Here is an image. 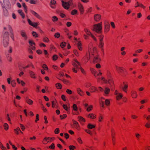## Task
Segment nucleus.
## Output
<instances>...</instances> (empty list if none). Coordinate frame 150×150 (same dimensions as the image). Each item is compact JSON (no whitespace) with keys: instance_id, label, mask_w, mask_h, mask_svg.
<instances>
[{"instance_id":"f257e3e1","label":"nucleus","mask_w":150,"mask_h":150,"mask_svg":"<svg viewBox=\"0 0 150 150\" xmlns=\"http://www.w3.org/2000/svg\"><path fill=\"white\" fill-rule=\"evenodd\" d=\"M102 22H100L94 25L92 30L95 31L97 33H102Z\"/></svg>"},{"instance_id":"f03ea898","label":"nucleus","mask_w":150,"mask_h":150,"mask_svg":"<svg viewBox=\"0 0 150 150\" xmlns=\"http://www.w3.org/2000/svg\"><path fill=\"white\" fill-rule=\"evenodd\" d=\"M100 79L103 81L104 83L107 84L108 83L109 84L110 86H112L114 85V83L113 81L111 78L107 79V80L105 77L103 76H101L100 78Z\"/></svg>"},{"instance_id":"7ed1b4c3","label":"nucleus","mask_w":150,"mask_h":150,"mask_svg":"<svg viewBox=\"0 0 150 150\" xmlns=\"http://www.w3.org/2000/svg\"><path fill=\"white\" fill-rule=\"evenodd\" d=\"M88 51L89 54L90 55L94 56L98 54L97 49L96 47H89Z\"/></svg>"},{"instance_id":"20e7f679","label":"nucleus","mask_w":150,"mask_h":150,"mask_svg":"<svg viewBox=\"0 0 150 150\" xmlns=\"http://www.w3.org/2000/svg\"><path fill=\"white\" fill-rule=\"evenodd\" d=\"M114 94L115 96L116 99L117 100H120L123 97V95L122 93L119 92V91L116 90L114 92Z\"/></svg>"},{"instance_id":"39448f33","label":"nucleus","mask_w":150,"mask_h":150,"mask_svg":"<svg viewBox=\"0 0 150 150\" xmlns=\"http://www.w3.org/2000/svg\"><path fill=\"white\" fill-rule=\"evenodd\" d=\"M84 31L86 35H88L89 36H91L94 41L96 42L97 41V40L96 38L91 33L89 29L86 28L84 29Z\"/></svg>"},{"instance_id":"423d86ee","label":"nucleus","mask_w":150,"mask_h":150,"mask_svg":"<svg viewBox=\"0 0 150 150\" xmlns=\"http://www.w3.org/2000/svg\"><path fill=\"white\" fill-rule=\"evenodd\" d=\"M104 32L105 33H107L110 30V26L109 22L107 21H104Z\"/></svg>"},{"instance_id":"0eeeda50","label":"nucleus","mask_w":150,"mask_h":150,"mask_svg":"<svg viewBox=\"0 0 150 150\" xmlns=\"http://www.w3.org/2000/svg\"><path fill=\"white\" fill-rule=\"evenodd\" d=\"M72 65L74 67H76V69H78L79 66L81 65V64L76 59H74L72 62Z\"/></svg>"},{"instance_id":"6e6552de","label":"nucleus","mask_w":150,"mask_h":150,"mask_svg":"<svg viewBox=\"0 0 150 150\" xmlns=\"http://www.w3.org/2000/svg\"><path fill=\"white\" fill-rule=\"evenodd\" d=\"M128 86L129 84L128 83L123 82V86L121 88L122 89L124 92L125 93H127Z\"/></svg>"},{"instance_id":"1a4fd4ad","label":"nucleus","mask_w":150,"mask_h":150,"mask_svg":"<svg viewBox=\"0 0 150 150\" xmlns=\"http://www.w3.org/2000/svg\"><path fill=\"white\" fill-rule=\"evenodd\" d=\"M73 123L75 128L77 130L80 131L81 130V127L79 123L76 121L73 120Z\"/></svg>"},{"instance_id":"9d476101","label":"nucleus","mask_w":150,"mask_h":150,"mask_svg":"<svg viewBox=\"0 0 150 150\" xmlns=\"http://www.w3.org/2000/svg\"><path fill=\"white\" fill-rule=\"evenodd\" d=\"M131 96L132 98L135 99L138 96L137 92L134 90H132L130 92Z\"/></svg>"},{"instance_id":"9b49d317","label":"nucleus","mask_w":150,"mask_h":150,"mask_svg":"<svg viewBox=\"0 0 150 150\" xmlns=\"http://www.w3.org/2000/svg\"><path fill=\"white\" fill-rule=\"evenodd\" d=\"M103 91L104 92V95L105 96H108L110 92V89L109 88L105 87L103 89Z\"/></svg>"},{"instance_id":"f8f14e48","label":"nucleus","mask_w":150,"mask_h":150,"mask_svg":"<svg viewBox=\"0 0 150 150\" xmlns=\"http://www.w3.org/2000/svg\"><path fill=\"white\" fill-rule=\"evenodd\" d=\"M94 58L93 60V63H96L99 62L101 59L99 57L98 54L94 56Z\"/></svg>"},{"instance_id":"ddd939ff","label":"nucleus","mask_w":150,"mask_h":150,"mask_svg":"<svg viewBox=\"0 0 150 150\" xmlns=\"http://www.w3.org/2000/svg\"><path fill=\"white\" fill-rule=\"evenodd\" d=\"M78 8L80 11L81 13L83 14L84 12V7L82 4L80 3H79L78 4Z\"/></svg>"},{"instance_id":"4468645a","label":"nucleus","mask_w":150,"mask_h":150,"mask_svg":"<svg viewBox=\"0 0 150 150\" xmlns=\"http://www.w3.org/2000/svg\"><path fill=\"white\" fill-rule=\"evenodd\" d=\"M27 20L29 24L30 25L33 26V27L36 28L37 26L39 24V23L32 22L29 19H28Z\"/></svg>"},{"instance_id":"2eb2a0df","label":"nucleus","mask_w":150,"mask_h":150,"mask_svg":"<svg viewBox=\"0 0 150 150\" xmlns=\"http://www.w3.org/2000/svg\"><path fill=\"white\" fill-rule=\"evenodd\" d=\"M90 55L88 54H86V55L83 57V60L84 61L85 63H86L90 59Z\"/></svg>"},{"instance_id":"dca6fc26","label":"nucleus","mask_w":150,"mask_h":150,"mask_svg":"<svg viewBox=\"0 0 150 150\" xmlns=\"http://www.w3.org/2000/svg\"><path fill=\"white\" fill-rule=\"evenodd\" d=\"M76 91L77 93L80 96H83L84 95V93L80 88H77Z\"/></svg>"},{"instance_id":"f3484780","label":"nucleus","mask_w":150,"mask_h":150,"mask_svg":"<svg viewBox=\"0 0 150 150\" xmlns=\"http://www.w3.org/2000/svg\"><path fill=\"white\" fill-rule=\"evenodd\" d=\"M94 19L96 22H98L101 19V16L100 14H96L94 16Z\"/></svg>"},{"instance_id":"a211bd4d","label":"nucleus","mask_w":150,"mask_h":150,"mask_svg":"<svg viewBox=\"0 0 150 150\" xmlns=\"http://www.w3.org/2000/svg\"><path fill=\"white\" fill-rule=\"evenodd\" d=\"M29 43L30 45V47L33 50L35 49V43L33 41L30 40L29 41Z\"/></svg>"},{"instance_id":"6ab92c4d","label":"nucleus","mask_w":150,"mask_h":150,"mask_svg":"<svg viewBox=\"0 0 150 150\" xmlns=\"http://www.w3.org/2000/svg\"><path fill=\"white\" fill-rule=\"evenodd\" d=\"M4 39L3 41V45L5 47H6L8 45L9 38L8 37H7L6 38H5L4 37Z\"/></svg>"},{"instance_id":"aec40b11","label":"nucleus","mask_w":150,"mask_h":150,"mask_svg":"<svg viewBox=\"0 0 150 150\" xmlns=\"http://www.w3.org/2000/svg\"><path fill=\"white\" fill-rule=\"evenodd\" d=\"M21 34V36L24 38V40H27L28 37L26 33V32L24 30H21L20 32Z\"/></svg>"},{"instance_id":"412c9836","label":"nucleus","mask_w":150,"mask_h":150,"mask_svg":"<svg viewBox=\"0 0 150 150\" xmlns=\"http://www.w3.org/2000/svg\"><path fill=\"white\" fill-rule=\"evenodd\" d=\"M31 12L32 14L34 15L35 16L36 18H38L40 20H42V17L38 13H37L36 12L33 11H31Z\"/></svg>"},{"instance_id":"4be33fe9","label":"nucleus","mask_w":150,"mask_h":150,"mask_svg":"<svg viewBox=\"0 0 150 150\" xmlns=\"http://www.w3.org/2000/svg\"><path fill=\"white\" fill-rule=\"evenodd\" d=\"M78 121L80 123L81 125H83L85 122V120L83 117L81 116H79L78 117Z\"/></svg>"},{"instance_id":"5701e85b","label":"nucleus","mask_w":150,"mask_h":150,"mask_svg":"<svg viewBox=\"0 0 150 150\" xmlns=\"http://www.w3.org/2000/svg\"><path fill=\"white\" fill-rule=\"evenodd\" d=\"M115 67L116 70L118 72H121L125 71V69L123 67H120L117 66H115Z\"/></svg>"},{"instance_id":"b1692460","label":"nucleus","mask_w":150,"mask_h":150,"mask_svg":"<svg viewBox=\"0 0 150 150\" xmlns=\"http://www.w3.org/2000/svg\"><path fill=\"white\" fill-rule=\"evenodd\" d=\"M62 5L63 7L66 9H68L70 7V6L68 3V2H65L62 1Z\"/></svg>"},{"instance_id":"393cba45","label":"nucleus","mask_w":150,"mask_h":150,"mask_svg":"<svg viewBox=\"0 0 150 150\" xmlns=\"http://www.w3.org/2000/svg\"><path fill=\"white\" fill-rule=\"evenodd\" d=\"M90 91L92 93L96 92H98L97 88L95 86H92L89 88Z\"/></svg>"},{"instance_id":"a878e982","label":"nucleus","mask_w":150,"mask_h":150,"mask_svg":"<svg viewBox=\"0 0 150 150\" xmlns=\"http://www.w3.org/2000/svg\"><path fill=\"white\" fill-rule=\"evenodd\" d=\"M29 73L30 76L31 78L33 79H35L36 78V74L33 71H30Z\"/></svg>"},{"instance_id":"bb28decb","label":"nucleus","mask_w":150,"mask_h":150,"mask_svg":"<svg viewBox=\"0 0 150 150\" xmlns=\"http://www.w3.org/2000/svg\"><path fill=\"white\" fill-rule=\"evenodd\" d=\"M104 45V43L103 42H99L98 45V47L101 49V50L103 52H104L103 47Z\"/></svg>"},{"instance_id":"cd10ccee","label":"nucleus","mask_w":150,"mask_h":150,"mask_svg":"<svg viewBox=\"0 0 150 150\" xmlns=\"http://www.w3.org/2000/svg\"><path fill=\"white\" fill-rule=\"evenodd\" d=\"M87 117L91 119H94L96 117V115L94 114L91 113L88 115Z\"/></svg>"},{"instance_id":"c85d7f7f","label":"nucleus","mask_w":150,"mask_h":150,"mask_svg":"<svg viewBox=\"0 0 150 150\" xmlns=\"http://www.w3.org/2000/svg\"><path fill=\"white\" fill-rule=\"evenodd\" d=\"M82 45L81 41H78L77 44V46L78 49L80 51H82L83 50Z\"/></svg>"},{"instance_id":"c756f323","label":"nucleus","mask_w":150,"mask_h":150,"mask_svg":"<svg viewBox=\"0 0 150 150\" xmlns=\"http://www.w3.org/2000/svg\"><path fill=\"white\" fill-rule=\"evenodd\" d=\"M25 101L27 103L30 105H32L33 103V101L30 99H29L28 98H27L25 99Z\"/></svg>"},{"instance_id":"7c9ffc66","label":"nucleus","mask_w":150,"mask_h":150,"mask_svg":"<svg viewBox=\"0 0 150 150\" xmlns=\"http://www.w3.org/2000/svg\"><path fill=\"white\" fill-rule=\"evenodd\" d=\"M106 76L107 79L111 78L112 75L110 71L109 70H107L106 73Z\"/></svg>"},{"instance_id":"2f4dec72","label":"nucleus","mask_w":150,"mask_h":150,"mask_svg":"<svg viewBox=\"0 0 150 150\" xmlns=\"http://www.w3.org/2000/svg\"><path fill=\"white\" fill-rule=\"evenodd\" d=\"M73 53L74 54V55L77 57H79L80 56V53L76 50H74L73 51Z\"/></svg>"},{"instance_id":"473e14b6","label":"nucleus","mask_w":150,"mask_h":150,"mask_svg":"<svg viewBox=\"0 0 150 150\" xmlns=\"http://www.w3.org/2000/svg\"><path fill=\"white\" fill-rule=\"evenodd\" d=\"M18 13L20 14V15L23 18H24L25 17V15L24 13L23 12V11L22 10H19L18 11Z\"/></svg>"},{"instance_id":"72a5a7b5","label":"nucleus","mask_w":150,"mask_h":150,"mask_svg":"<svg viewBox=\"0 0 150 150\" xmlns=\"http://www.w3.org/2000/svg\"><path fill=\"white\" fill-rule=\"evenodd\" d=\"M97 72L96 71L93 73L92 74L96 78V79L97 80V82L98 83H99L100 82V78H97Z\"/></svg>"},{"instance_id":"f704fd0d","label":"nucleus","mask_w":150,"mask_h":150,"mask_svg":"<svg viewBox=\"0 0 150 150\" xmlns=\"http://www.w3.org/2000/svg\"><path fill=\"white\" fill-rule=\"evenodd\" d=\"M62 81L66 85H71V83L69 81H68L66 79H63L62 80Z\"/></svg>"},{"instance_id":"c9c22d12","label":"nucleus","mask_w":150,"mask_h":150,"mask_svg":"<svg viewBox=\"0 0 150 150\" xmlns=\"http://www.w3.org/2000/svg\"><path fill=\"white\" fill-rule=\"evenodd\" d=\"M95 125L91 124H88L87 125V128L89 129H92L95 128Z\"/></svg>"},{"instance_id":"e433bc0d","label":"nucleus","mask_w":150,"mask_h":150,"mask_svg":"<svg viewBox=\"0 0 150 150\" xmlns=\"http://www.w3.org/2000/svg\"><path fill=\"white\" fill-rule=\"evenodd\" d=\"M57 102L56 100H53L52 102V107L54 108H55L57 106Z\"/></svg>"},{"instance_id":"4c0bfd02","label":"nucleus","mask_w":150,"mask_h":150,"mask_svg":"<svg viewBox=\"0 0 150 150\" xmlns=\"http://www.w3.org/2000/svg\"><path fill=\"white\" fill-rule=\"evenodd\" d=\"M55 86L58 89H61L62 88V85L59 83H56L55 85Z\"/></svg>"},{"instance_id":"58836bf2","label":"nucleus","mask_w":150,"mask_h":150,"mask_svg":"<svg viewBox=\"0 0 150 150\" xmlns=\"http://www.w3.org/2000/svg\"><path fill=\"white\" fill-rule=\"evenodd\" d=\"M3 126L4 127V129L6 131H7V130H8L9 128V126L8 125L7 123H4Z\"/></svg>"},{"instance_id":"ea45409f","label":"nucleus","mask_w":150,"mask_h":150,"mask_svg":"<svg viewBox=\"0 0 150 150\" xmlns=\"http://www.w3.org/2000/svg\"><path fill=\"white\" fill-rule=\"evenodd\" d=\"M78 13V11L76 9L73 10L71 12V14L72 15L77 14Z\"/></svg>"},{"instance_id":"a19ab883","label":"nucleus","mask_w":150,"mask_h":150,"mask_svg":"<svg viewBox=\"0 0 150 150\" xmlns=\"http://www.w3.org/2000/svg\"><path fill=\"white\" fill-rule=\"evenodd\" d=\"M93 106L92 105H89L86 109V111L88 112H90L92 110L93 108Z\"/></svg>"},{"instance_id":"79ce46f5","label":"nucleus","mask_w":150,"mask_h":150,"mask_svg":"<svg viewBox=\"0 0 150 150\" xmlns=\"http://www.w3.org/2000/svg\"><path fill=\"white\" fill-rule=\"evenodd\" d=\"M98 121L100 122H101L103 119V116L101 114H100L98 118Z\"/></svg>"},{"instance_id":"37998d69","label":"nucleus","mask_w":150,"mask_h":150,"mask_svg":"<svg viewBox=\"0 0 150 150\" xmlns=\"http://www.w3.org/2000/svg\"><path fill=\"white\" fill-rule=\"evenodd\" d=\"M42 143L44 144H47L48 142L47 139V137H45L44 138L42 141Z\"/></svg>"},{"instance_id":"c03bdc74","label":"nucleus","mask_w":150,"mask_h":150,"mask_svg":"<svg viewBox=\"0 0 150 150\" xmlns=\"http://www.w3.org/2000/svg\"><path fill=\"white\" fill-rule=\"evenodd\" d=\"M22 6H23V7H24V10L25 12L26 13H27V8L26 6V5L25 4V3H22Z\"/></svg>"},{"instance_id":"a18cd8bd","label":"nucleus","mask_w":150,"mask_h":150,"mask_svg":"<svg viewBox=\"0 0 150 150\" xmlns=\"http://www.w3.org/2000/svg\"><path fill=\"white\" fill-rule=\"evenodd\" d=\"M144 126L146 128H150V122L148 121L144 125Z\"/></svg>"},{"instance_id":"49530a36","label":"nucleus","mask_w":150,"mask_h":150,"mask_svg":"<svg viewBox=\"0 0 150 150\" xmlns=\"http://www.w3.org/2000/svg\"><path fill=\"white\" fill-rule=\"evenodd\" d=\"M73 110L74 111H76L78 109L77 106L76 104H74L72 106Z\"/></svg>"},{"instance_id":"de8ad7c7","label":"nucleus","mask_w":150,"mask_h":150,"mask_svg":"<svg viewBox=\"0 0 150 150\" xmlns=\"http://www.w3.org/2000/svg\"><path fill=\"white\" fill-rule=\"evenodd\" d=\"M15 133L17 134H18L19 133V132L20 131V129L19 127H18L16 129H14Z\"/></svg>"},{"instance_id":"09e8293b","label":"nucleus","mask_w":150,"mask_h":150,"mask_svg":"<svg viewBox=\"0 0 150 150\" xmlns=\"http://www.w3.org/2000/svg\"><path fill=\"white\" fill-rule=\"evenodd\" d=\"M78 143L80 144H82L83 143V141L80 137H79L77 139Z\"/></svg>"},{"instance_id":"8fccbe9b","label":"nucleus","mask_w":150,"mask_h":150,"mask_svg":"<svg viewBox=\"0 0 150 150\" xmlns=\"http://www.w3.org/2000/svg\"><path fill=\"white\" fill-rule=\"evenodd\" d=\"M92 84L90 82L86 83L85 84V86L87 88H88L91 86Z\"/></svg>"},{"instance_id":"3c124183","label":"nucleus","mask_w":150,"mask_h":150,"mask_svg":"<svg viewBox=\"0 0 150 150\" xmlns=\"http://www.w3.org/2000/svg\"><path fill=\"white\" fill-rule=\"evenodd\" d=\"M105 103L106 106H109L110 103V100L108 99H106L105 100Z\"/></svg>"},{"instance_id":"603ef678","label":"nucleus","mask_w":150,"mask_h":150,"mask_svg":"<svg viewBox=\"0 0 150 150\" xmlns=\"http://www.w3.org/2000/svg\"><path fill=\"white\" fill-rule=\"evenodd\" d=\"M47 138L48 142H51L53 140H54L55 139V138L54 137L51 138L49 137H47Z\"/></svg>"},{"instance_id":"864d4df0","label":"nucleus","mask_w":150,"mask_h":150,"mask_svg":"<svg viewBox=\"0 0 150 150\" xmlns=\"http://www.w3.org/2000/svg\"><path fill=\"white\" fill-rule=\"evenodd\" d=\"M43 41L45 42H48L50 40L47 37H45L43 38Z\"/></svg>"},{"instance_id":"5fc2aeb1","label":"nucleus","mask_w":150,"mask_h":150,"mask_svg":"<svg viewBox=\"0 0 150 150\" xmlns=\"http://www.w3.org/2000/svg\"><path fill=\"white\" fill-rule=\"evenodd\" d=\"M60 34L58 32L56 33L54 35V37L55 38H58L60 37Z\"/></svg>"},{"instance_id":"6e6d98bb","label":"nucleus","mask_w":150,"mask_h":150,"mask_svg":"<svg viewBox=\"0 0 150 150\" xmlns=\"http://www.w3.org/2000/svg\"><path fill=\"white\" fill-rule=\"evenodd\" d=\"M63 108L66 111H68L69 110V108L67 106V105L64 104L62 105Z\"/></svg>"},{"instance_id":"4d7b16f0","label":"nucleus","mask_w":150,"mask_h":150,"mask_svg":"<svg viewBox=\"0 0 150 150\" xmlns=\"http://www.w3.org/2000/svg\"><path fill=\"white\" fill-rule=\"evenodd\" d=\"M32 34L33 37L35 38L38 37V35L37 33L34 31H33L32 32Z\"/></svg>"},{"instance_id":"13d9d810","label":"nucleus","mask_w":150,"mask_h":150,"mask_svg":"<svg viewBox=\"0 0 150 150\" xmlns=\"http://www.w3.org/2000/svg\"><path fill=\"white\" fill-rule=\"evenodd\" d=\"M80 69L81 73L83 74L86 75V71L81 67H80Z\"/></svg>"},{"instance_id":"bf43d9fd","label":"nucleus","mask_w":150,"mask_h":150,"mask_svg":"<svg viewBox=\"0 0 150 150\" xmlns=\"http://www.w3.org/2000/svg\"><path fill=\"white\" fill-rule=\"evenodd\" d=\"M85 131L87 133L90 135L92 134V133L91 131L89 130V129H85Z\"/></svg>"},{"instance_id":"052dcab7","label":"nucleus","mask_w":150,"mask_h":150,"mask_svg":"<svg viewBox=\"0 0 150 150\" xmlns=\"http://www.w3.org/2000/svg\"><path fill=\"white\" fill-rule=\"evenodd\" d=\"M148 100L146 99H145L143 100H142L140 102V103L141 104H143L145 103H146L147 102Z\"/></svg>"},{"instance_id":"680f3d73","label":"nucleus","mask_w":150,"mask_h":150,"mask_svg":"<svg viewBox=\"0 0 150 150\" xmlns=\"http://www.w3.org/2000/svg\"><path fill=\"white\" fill-rule=\"evenodd\" d=\"M58 18L55 16H54L52 17V21L53 22H55L58 21Z\"/></svg>"},{"instance_id":"e2e57ef3","label":"nucleus","mask_w":150,"mask_h":150,"mask_svg":"<svg viewBox=\"0 0 150 150\" xmlns=\"http://www.w3.org/2000/svg\"><path fill=\"white\" fill-rule=\"evenodd\" d=\"M58 58V57L57 55H54L52 56V59L53 61H56Z\"/></svg>"},{"instance_id":"0e129e2a","label":"nucleus","mask_w":150,"mask_h":150,"mask_svg":"<svg viewBox=\"0 0 150 150\" xmlns=\"http://www.w3.org/2000/svg\"><path fill=\"white\" fill-rule=\"evenodd\" d=\"M67 117V115L66 114H64L62 115H61L60 116V118L61 119H63L66 118Z\"/></svg>"},{"instance_id":"69168bd1","label":"nucleus","mask_w":150,"mask_h":150,"mask_svg":"<svg viewBox=\"0 0 150 150\" xmlns=\"http://www.w3.org/2000/svg\"><path fill=\"white\" fill-rule=\"evenodd\" d=\"M139 7L144 9L146 8V6H145L142 3H139Z\"/></svg>"},{"instance_id":"338daca9","label":"nucleus","mask_w":150,"mask_h":150,"mask_svg":"<svg viewBox=\"0 0 150 150\" xmlns=\"http://www.w3.org/2000/svg\"><path fill=\"white\" fill-rule=\"evenodd\" d=\"M139 3L138 1H137L136 3L134 4V7L135 8H136L139 6Z\"/></svg>"},{"instance_id":"774afa93","label":"nucleus","mask_w":150,"mask_h":150,"mask_svg":"<svg viewBox=\"0 0 150 150\" xmlns=\"http://www.w3.org/2000/svg\"><path fill=\"white\" fill-rule=\"evenodd\" d=\"M69 148L71 150H74L76 149V147L74 146L70 145L69 146Z\"/></svg>"}]
</instances>
